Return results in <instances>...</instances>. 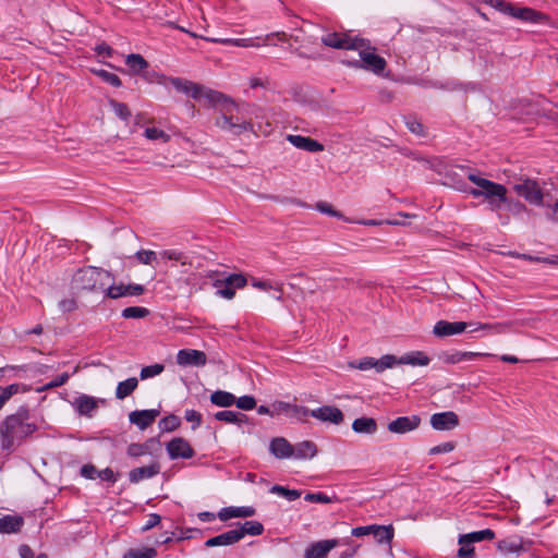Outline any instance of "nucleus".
I'll return each mask as SVG.
<instances>
[{
    "instance_id": "nucleus-1",
    "label": "nucleus",
    "mask_w": 558,
    "mask_h": 558,
    "mask_svg": "<svg viewBox=\"0 0 558 558\" xmlns=\"http://www.w3.org/2000/svg\"><path fill=\"white\" fill-rule=\"evenodd\" d=\"M172 86L181 93H184L194 99L206 98L214 105H221V114L216 119V125L234 135H240L244 132H256L252 121L240 119L233 114L234 111L240 112V108L231 99L222 93L205 88L198 84L192 83L187 80L174 77L170 80Z\"/></svg>"
},
{
    "instance_id": "nucleus-2",
    "label": "nucleus",
    "mask_w": 558,
    "mask_h": 558,
    "mask_svg": "<svg viewBox=\"0 0 558 558\" xmlns=\"http://www.w3.org/2000/svg\"><path fill=\"white\" fill-rule=\"evenodd\" d=\"M325 46L335 49H347L359 51V59L348 61V64L372 71L376 74L381 73L386 68L384 58L375 53L371 48L369 41L357 36H351L345 33H328L322 37Z\"/></svg>"
},
{
    "instance_id": "nucleus-3",
    "label": "nucleus",
    "mask_w": 558,
    "mask_h": 558,
    "mask_svg": "<svg viewBox=\"0 0 558 558\" xmlns=\"http://www.w3.org/2000/svg\"><path fill=\"white\" fill-rule=\"evenodd\" d=\"M38 429L29 410L20 407L0 421V449L10 454L24 445Z\"/></svg>"
},
{
    "instance_id": "nucleus-4",
    "label": "nucleus",
    "mask_w": 558,
    "mask_h": 558,
    "mask_svg": "<svg viewBox=\"0 0 558 558\" xmlns=\"http://www.w3.org/2000/svg\"><path fill=\"white\" fill-rule=\"evenodd\" d=\"M466 178L475 184L476 187H469L465 183H458L456 189L458 191L469 193L474 198L483 197L492 211H499L504 204L507 203V187L502 184L496 183L488 179L481 177V174L471 169L461 168Z\"/></svg>"
},
{
    "instance_id": "nucleus-5",
    "label": "nucleus",
    "mask_w": 558,
    "mask_h": 558,
    "mask_svg": "<svg viewBox=\"0 0 558 558\" xmlns=\"http://www.w3.org/2000/svg\"><path fill=\"white\" fill-rule=\"evenodd\" d=\"M109 279V271L89 266L75 272L72 284L76 290L102 291Z\"/></svg>"
},
{
    "instance_id": "nucleus-6",
    "label": "nucleus",
    "mask_w": 558,
    "mask_h": 558,
    "mask_svg": "<svg viewBox=\"0 0 558 558\" xmlns=\"http://www.w3.org/2000/svg\"><path fill=\"white\" fill-rule=\"evenodd\" d=\"M513 190L531 205H544V194L536 181L531 179L522 180L513 185Z\"/></svg>"
},
{
    "instance_id": "nucleus-7",
    "label": "nucleus",
    "mask_w": 558,
    "mask_h": 558,
    "mask_svg": "<svg viewBox=\"0 0 558 558\" xmlns=\"http://www.w3.org/2000/svg\"><path fill=\"white\" fill-rule=\"evenodd\" d=\"M311 416L320 422L330 423L333 425H340L344 421L342 411L332 405H323L317 409H313L311 411Z\"/></svg>"
},
{
    "instance_id": "nucleus-8",
    "label": "nucleus",
    "mask_w": 558,
    "mask_h": 558,
    "mask_svg": "<svg viewBox=\"0 0 558 558\" xmlns=\"http://www.w3.org/2000/svg\"><path fill=\"white\" fill-rule=\"evenodd\" d=\"M338 545L339 541L336 538L312 543L306 547L304 558H327L328 554Z\"/></svg>"
},
{
    "instance_id": "nucleus-9",
    "label": "nucleus",
    "mask_w": 558,
    "mask_h": 558,
    "mask_svg": "<svg viewBox=\"0 0 558 558\" xmlns=\"http://www.w3.org/2000/svg\"><path fill=\"white\" fill-rule=\"evenodd\" d=\"M421 424V417L417 415L399 416L388 423L387 428L393 434H405L415 430Z\"/></svg>"
},
{
    "instance_id": "nucleus-10",
    "label": "nucleus",
    "mask_w": 558,
    "mask_h": 558,
    "mask_svg": "<svg viewBox=\"0 0 558 558\" xmlns=\"http://www.w3.org/2000/svg\"><path fill=\"white\" fill-rule=\"evenodd\" d=\"M99 403H104V400L87 395H81L74 399L72 405L80 415L92 417L98 410Z\"/></svg>"
},
{
    "instance_id": "nucleus-11",
    "label": "nucleus",
    "mask_w": 558,
    "mask_h": 558,
    "mask_svg": "<svg viewBox=\"0 0 558 558\" xmlns=\"http://www.w3.org/2000/svg\"><path fill=\"white\" fill-rule=\"evenodd\" d=\"M207 356L203 351L193 349H182L177 354V363L181 366H204Z\"/></svg>"
},
{
    "instance_id": "nucleus-12",
    "label": "nucleus",
    "mask_w": 558,
    "mask_h": 558,
    "mask_svg": "<svg viewBox=\"0 0 558 558\" xmlns=\"http://www.w3.org/2000/svg\"><path fill=\"white\" fill-rule=\"evenodd\" d=\"M430 425L436 430H451L459 425V417L452 411L435 413L430 416Z\"/></svg>"
},
{
    "instance_id": "nucleus-13",
    "label": "nucleus",
    "mask_w": 558,
    "mask_h": 558,
    "mask_svg": "<svg viewBox=\"0 0 558 558\" xmlns=\"http://www.w3.org/2000/svg\"><path fill=\"white\" fill-rule=\"evenodd\" d=\"M169 457L174 459H190L194 456V450L191 445L181 437L172 439L167 445Z\"/></svg>"
},
{
    "instance_id": "nucleus-14",
    "label": "nucleus",
    "mask_w": 558,
    "mask_h": 558,
    "mask_svg": "<svg viewBox=\"0 0 558 558\" xmlns=\"http://www.w3.org/2000/svg\"><path fill=\"white\" fill-rule=\"evenodd\" d=\"M160 411L156 409L150 410H135L129 414V420L132 424L136 425L140 429L144 430L150 426L159 416Z\"/></svg>"
},
{
    "instance_id": "nucleus-15",
    "label": "nucleus",
    "mask_w": 558,
    "mask_h": 558,
    "mask_svg": "<svg viewBox=\"0 0 558 558\" xmlns=\"http://www.w3.org/2000/svg\"><path fill=\"white\" fill-rule=\"evenodd\" d=\"M468 329V323L439 320L434 326L433 332L437 337H449L462 333Z\"/></svg>"
},
{
    "instance_id": "nucleus-16",
    "label": "nucleus",
    "mask_w": 558,
    "mask_h": 558,
    "mask_svg": "<svg viewBox=\"0 0 558 558\" xmlns=\"http://www.w3.org/2000/svg\"><path fill=\"white\" fill-rule=\"evenodd\" d=\"M287 141L294 147L310 153L324 150V145L311 137L290 134L287 136Z\"/></svg>"
},
{
    "instance_id": "nucleus-17",
    "label": "nucleus",
    "mask_w": 558,
    "mask_h": 558,
    "mask_svg": "<svg viewBox=\"0 0 558 558\" xmlns=\"http://www.w3.org/2000/svg\"><path fill=\"white\" fill-rule=\"evenodd\" d=\"M269 451L278 459L293 457L294 447L283 437H276L269 444Z\"/></svg>"
},
{
    "instance_id": "nucleus-18",
    "label": "nucleus",
    "mask_w": 558,
    "mask_h": 558,
    "mask_svg": "<svg viewBox=\"0 0 558 558\" xmlns=\"http://www.w3.org/2000/svg\"><path fill=\"white\" fill-rule=\"evenodd\" d=\"M256 513V510L255 508L251 507V506H243V507H226V508H222L217 517L221 520V521H228L232 518H250V517H253L255 515Z\"/></svg>"
},
{
    "instance_id": "nucleus-19",
    "label": "nucleus",
    "mask_w": 558,
    "mask_h": 558,
    "mask_svg": "<svg viewBox=\"0 0 558 558\" xmlns=\"http://www.w3.org/2000/svg\"><path fill=\"white\" fill-rule=\"evenodd\" d=\"M513 17L534 24L547 21V16L545 14L526 7H515Z\"/></svg>"
},
{
    "instance_id": "nucleus-20",
    "label": "nucleus",
    "mask_w": 558,
    "mask_h": 558,
    "mask_svg": "<svg viewBox=\"0 0 558 558\" xmlns=\"http://www.w3.org/2000/svg\"><path fill=\"white\" fill-rule=\"evenodd\" d=\"M240 533L235 532V529L229 530L225 533H221L217 536L210 537L205 542L206 547H216V546H230L239 541Z\"/></svg>"
},
{
    "instance_id": "nucleus-21",
    "label": "nucleus",
    "mask_w": 558,
    "mask_h": 558,
    "mask_svg": "<svg viewBox=\"0 0 558 558\" xmlns=\"http://www.w3.org/2000/svg\"><path fill=\"white\" fill-rule=\"evenodd\" d=\"M159 471H160V466L158 463H153L150 465L136 468V469H133L132 471H130L129 480L132 483H138L143 480L154 477L155 475H157L159 473Z\"/></svg>"
},
{
    "instance_id": "nucleus-22",
    "label": "nucleus",
    "mask_w": 558,
    "mask_h": 558,
    "mask_svg": "<svg viewBox=\"0 0 558 558\" xmlns=\"http://www.w3.org/2000/svg\"><path fill=\"white\" fill-rule=\"evenodd\" d=\"M352 429L356 434L374 435L377 433L378 425L375 418L362 416L353 421Z\"/></svg>"
},
{
    "instance_id": "nucleus-23",
    "label": "nucleus",
    "mask_w": 558,
    "mask_h": 558,
    "mask_svg": "<svg viewBox=\"0 0 558 558\" xmlns=\"http://www.w3.org/2000/svg\"><path fill=\"white\" fill-rule=\"evenodd\" d=\"M24 524V520L19 515H4L0 518V533H16Z\"/></svg>"
},
{
    "instance_id": "nucleus-24",
    "label": "nucleus",
    "mask_w": 558,
    "mask_h": 558,
    "mask_svg": "<svg viewBox=\"0 0 558 558\" xmlns=\"http://www.w3.org/2000/svg\"><path fill=\"white\" fill-rule=\"evenodd\" d=\"M235 532L240 533L239 541H241L245 535L257 536L263 534L264 525L258 521H245L238 524Z\"/></svg>"
},
{
    "instance_id": "nucleus-25",
    "label": "nucleus",
    "mask_w": 558,
    "mask_h": 558,
    "mask_svg": "<svg viewBox=\"0 0 558 558\" xmlns=\"http://www.w3.org/2000/svg\"><path fill=\"white\" fill-rule=\"evenodd\" d=\"M293 447H294L293 457L295 459H312L317 453L316 445L310 440L301 441Z\"/></svg>"
},
{
    "instance_id": "nucleus-26",
    "label": "nucleus",
    "mask_w": 558,
    "mask_h": 558,
    "mask_svg": "<svg viewBox=\"0 0 558 558\" xmlns=\"http://www.w3.org/2000/svg\"><path fill=\"white\" fill-rule=\"evenodd\" d=\"M138 380L136 377H130L123 381H120L116 388V398L123 400L137 388Z\"/></svg>"
},
{
    "instance_id": "nucleus-27",
    "label": "nucleus",
    "mask_w": 558,
    "mask_h": 558,
    "mask_svg": "<svg viewBox=\"0 0 558 558\" xmlns=\"http://www.w3.org/2000/svg\"><path fill=\"white\" fill-rule=\"evenodd\" d=\"M372 535L379 544H390L393 538L395 530L392 525H376L374 524V530L372 531Z\"/></svg>"
},
{
    "instance_id": "nucleus-28",
    "label": "nucleus",
    "mask_w": 558,
    "mask_h": 558,
    "mask_svg": "<svg viewBox=\"0 0 558 558\" xmlns=\"http://www.w3.org/2000/svg\"><path fill=\"white\" fill-rule=\"evenodd\" d=\"M429 357L423 352H411L399 357L400 364H409L412 366H426L429 364Z\"/></svg>"
},
{
    "instance_id": "nucleus-29",
    "label": "nucleus",
    "mask_w": 558,
    "mask_h": 558,
    "mask_svg": "<svg viewBox=\"0 0 558 558\" xmlns=\"http://www.w3.org/2000/svg\"><path fill=\"white\" fill-rule=\"evenodd\" d=\"M210 401L217 407L229 408L234 404L235 396L228 391L217 390L210 395Z\"/></svg>"
},
{
    "instance_id": "nucleus-30",
    "label": "nucleus",
    "mask_w": 558,
    "mask_h": 558,
    "mask_svg": "<svg viewBox=\"0 0 558 558\" xmlns=\"http://www.w3.org/2000/svg\"><path fill=\"white\" fill-rule=\"evenodd\" d=\"M488 353L462 352L457 351L446 356L445 362L449 364H458L461 362L473 361L477 356H489Z\"/></svg>"
},
{
    "instance_id": "nucleus-31",
    "label": "nucleus",
    "mask_w": 558,
    "mask_h": 558,
    "mask_svg": "<svg viewBox=\"0 0 558 558\" xmlns=\"http://www.w3.org/2000/svg\"><path fill=\"white\" fill-rule=\"evenodd\" d=\"M215 418L231 424H241L247 420L245 414L230 410L219 411L215 414Z\"/></svg>"
},
{
    "instance_id": "nucleus-32",
    "label": "nucleus",
    "mask_w": 558,
    "mask_h": 558,
    "mask_svg": "<svg viewBox=\"0 0 558 558\" xmlns=\"http://www.w3.org/2000/svg\"><path fill=\"white\" fill-rule=\"evenodd\" d=\"M125 63L135 74H138L148 68V62L141 54L136 53L126 56Z\"/></svg>"
},
{
    "instance_id": "nucleus-33",
    "label": "nucleus",
    "mask_w": 558,
    "mask_h": 558,
    "mask_svg": "<svg viewBox=\"0 0 558 558\" xmlns=\"http://www.w3.org/2000/svg\"><path fill=\"white\" fill-rule=\"evenodd\" d=\"M494 538L495 532L490 529L462 534V539L470 541L472 544L483 541H492Z\"/></svg>"
},
{
    "instance_id": "nucleus-34",
    "label": "nucleus",
    "mask_w": 558,
    "mask_h": 558,
    "mask_svg": "<svg viewBox=\"0 0 558 558\" xmlns=\"http://www.w3.org/2000/svg\"><path fill=\"white\" fill-rule=\"evenodd\" d=\"M508 327V324L498 323V324H482V323H468V328H471L470 331L477 330H489L496 333H500L504 329Z\"/></svg>"
},
{
    "instance_id": "nucleus-35",
    "label": "nucleus",
    "mask_w": 558,
    "mask_h": 558,
    "mask_svg": "<svg viewBox=\"0 0 558 558\" xmlns=\"http://www.w3.org/2000/svg\"><path fill=\"white\" fill-rule=\"evenodd\" d=\"M460 548L458 549V558H475V550L473 544L470 541L462 539V534L458 538Z\"/></svg>"
},
{
    "instance_id": "nucleus-36",
    "label": "nucleus",
    "mask_w": 558,
    "mask_h": 558,
    "mask_svg": "<svg viewBox=\"0 0 558 558\" xmlns=\"http://www.w3.org/2000/svg\"><path fill=\"white\" fill-rule=\"evenodd\" d=\"M270 493L277 494L283 498H286L289 501L296 500L301 497V492L296 489H289L287 487L280 486V485H274L270 488Z\"/></svg>"
},
{
    "instance_id": "nucleus-37",
    "label": "nucleus",
    "mask_w": 558,
    "mask_h": 558,
    "mask_svg": "<svg viewBox=\"0 0 558 558\" xmlns=\"http://www.w3.org/2000/svg\"><path fill=\"white\" fill-rule=\"evenodd\" d=\"M498 549L505 554L523 550L522 542L518 539H504L498 543Z\"/></svg>"
},
{
    "instance_id": "nucleus-38",
    "label": "nucleus",
    "mask_w": 558,
    "mask_h": 558,
    "mask_svg": "<svg viewBox=\"0 0 558 558\" xmlns=\"http://www.w3.org/2000/svg\"><path fill=\"white\" fill-rule=\"evenodd\" d=\"M109 106L113 110L116 116L118 118H120L121 120L128 121L131 118V110L129 109V107L125 104L119 102L114 99H110Z\"/></svg>"
},
{
    "instance_id": "nucleus-39",
    "label": "nucleus",
    "mask_w": 558,
    "mask_h": 558,
    "mask_svg": "<svg viewBox=\"0 0 558 558\" xmlns=\"http://www.w3.org/2000/svg\"><path fill=\"white\" fill-rule=\"evenodd\" d=\"M144 135L150 141H160L161 143H168L170 141V135L156 126L146 128Z\"/></svg>"
},
{
    "instance_id": "nucleus-40",
    "label": "nucleus",
    "mask_w": 558,
    "mask_h": 558,
    "mask_svg": "<svg viewBox=\"0 0 558 558\" xmlns=\"http://www.w3.org/2000/svg\"><path fill=\"white\" fill-rule=\"evenodd\" d=\"M163 369H165V365L163 364H159V363H156V364H153V365H148V366H144L141 369L140 378L142 380H146V379L156 377V376L160 375L163 372Z\"/></svg>"
},
{
    "instance_id": "nucleus-41",
    "label": "nucleus",
    "mask_w": 558,
    "mask_h": 558,
    "mask_svg": "<svg viewBox=\"0 0 558 558\" xmlns=\"http://www.w3.org/2000/svg\"><path fill=\"white\" fill-rule=\"evenodd\" d=\"M149 314V311L146 307L141 306H130L125 307L122 311V317L124 318H143Z\"/></svg>"
},
{
    "instance_id": "nucleus-42",
    "label": "nucleus",
    "mask_w": 558,
    "mask_h": 558,
    "mask_svg": "<svg viewBox=\"0 0 558 558\" xmlns=\"http://www.w3.org/2000/svg\"><path fill=\"white\" fill-rule=\"evenodd\" d=\"M489 4L499 12L513 17L515 5L505 0H490Z\"/></svg>"
},
{
    "instance_id": "nucleus-43",
    "label": "nucleus",
    "mask_w": 558,
    "mask_h": 558,
    "mask_svg": "<svg viewBox=\"0 0 558 558\" xmlns=\"http://www.w3.org/2000/svg\"><path fill=\"white\" fill-rule=\"evenodd\" d=\"M180 426V418L177 415H168L160 420L159 427L165 432H172Z\"/></svg>"
},
{
    "instance_id": "nucleus-44",
    "label": "nucleus",
    "mask_w": 558,
    "mask_h": 558,
    "mask_svg": "<svg viewBox=\"0 0 558 558\" xmlns=\"http://www.w3.org/2000/svg\"><path fill=\"white\" fill-rule=\"evenodd\" d=\"M156 554L157 551L154 548L130 549L124 554L123 558H153Z\"/></svg>"
},
{
    "instance_id": "nucleus-45",
    "label": "nucleus",
    "mask_w": 558,
    "mask_h": 558,
    "mask_svg": "<svg viewBox=\"0 0 558 558\" xmlns=\"http://www.w3.org/2000/svg\"><path fill=\"white\" fill-rule=\"evenodd\" d=\"M135 257L143 265H153L158 259L156 252L149 250L136 252Z\"/></svg>"
},
{
    "instance_id": "nucleus-46",
    "label": "nucleus",
    "mask_w": 558,
    "mask_h": 558,
    "mask_svg": "<svg viewBox=\"0 0 558 558\" xmlns=\"http://www.w3.org/2000/svg\"><path fill=\"white\" fill-rule=\"evenodd\" d=\"M399 359L395 355L387 354L377 360V373L384 372L386 368H390L397 364H400Z\"/></svg>"
},
{
    "instance_id": "nucleus-47",
    "label": "nucleus",
    "mask_w": 558,
    "mask_h": 558,
    "mask_svg": "<svg viewBox=\"0 0 558 558\" xmlns=\"http://www.w3.org/2000/svg\"><path fill=\"white\" fill-rule=\"evenodd\" d=\"M19 391V385L13 384L7 387L0 386V410L3 408V405L11 399L13 395H15Z\"/></svg>"
},
{
    "instance_id": "nucleus-48",
    "label": "nucleus",
    "mask_w": 558,
    "mask_h": 558,
    "mask_svg": "<svg viewBox=\"0 0 558 558\" xmlns=\"http://www.w3.org/2000/svg\"><path fill=\"white\" fill-rule=\"evenodd\" d=\"M95 73L106 83L114 86L120 87L122 85V82L118 75L114 73L108 72L106 70H97Z\"/></svg>"
},
{
    "instance_id": "nucleus-49",
    "label": "nucleus",
    "mask_w": 558,
    "mask_h": 558,
    "mask_svg": "<svg viewBox=\"0 0 558 558\" xmlns=\"http://www.w3.org/2000/svg\"><path fill=\"white\" fill-rule=\"evenodd\" d=\"M304 499L308 502L330 504L336 499V497H330V496L326 495L325 493L318 492V493H307L305 495Z\"/></svg>"
},
{
    "instance_id": "nucleus-50",
    "label": "nucleus",
    "mask_w": 558,
    "mask_h": 558,
    "mask_svg": "<svg viewBox=\"0 0 558 558\" xmlns=\"http://www.w3.org/2000/svg\"><path fill=\"white\" fill-rule=\"evenodd\" d=\"M234 404L241 410H253L256 407V400L252 396H243L235 398Z\"/></svg>"
},
{
    "instance_id": "nucleus-51",
    "label": "nucleus",
    "mask_w": 558,
    "mask_h": 558,
    "mask_svg": "<svg viewBox=\"0 0 558 558\" xmlns=\"http://www.w3.org/2000/svg\"><path fill=\"white\" fill-rule=\"evenodd\" d=\"M104 291L106 292L107 296H109L111 299H118V298L128 295L125 284L110 286V287L105 286Z\"/></svg>"
},
{
    "instance_id": "nucleus-52",
    "label": "nucleus",
    "mask_w": 558,
    "mask_h": 558,
    "mask_svg": "<svg viewBox=\"0 0 558 558\" xmlns=\"http://www.w3.org/2000/svg\"><path fill=\"white\" fill-rule=\"evenodd\" d=\"M311 411L312 410H310L305 407L298 405V404H291L290 413H288V415L290 417H295L300 421H303L306 416L311 415Z\"/></svg>"
},
{
    "instance_id": "nucleus-53",
    "label": "nucleus",
    "mask_w": 558,
    "mask_h": 558,
    "mask_svg": "<svg viewBox=\"0 0 558 558\" xmlns=\"http://www.w3.org/2000/svg\"><path fill=\"white\" fill-rule=\"evenodd\" d=\"M252 286L257 289L265 290V291L269 290V289H275L279 293H281V291H282V283H279V282L272 283L271 281H266V280H253Z\"/></svg>"
},
{
    "instance_id": "nucleus-54",
    "label": "nucleus",
    "mask_w": 558,
    "mask_h": 558,
    "mask_svg": "<svg viewBox=\"0 0 558 558\" xmlns=\"http://www.w3.org/2000/svg\"><path fill=\"white\" fill-rule=\"evenodd\" d=\"M226 284L234 288H243L246 284V279L242 275L233 274L226 278Z\"/></svg>"
},
{
    "instance_id": "nucleus-55",
    "label": "nucleus",
    "mask_w": 558,
    "mask_h": 558,
    "mask_svg": "<svg viewBox=\"0 0 558 558\" xmlns=\"http://www.w3.org/2000/svg\"><path fill=\"white\" fill-rule=\"evenodd\" d=\"M315 208L318 211H320L322 214H326V215H329L331 217H337V218L341 217V214L339 211H337L336 209H333V207L329 203L318 202L315 205Z\"/></svg>"
},
{
    "instance_id": "nucleus-56",
    "label": "nucleus",
    "mask_w": 558,
    "mask_h": 558,
    "mask_svg": "<svg viewBox=\"0 0 558 558\" xmlns=\"http://www.w3.org/2000/svg\"><path fill=\"white\" fill-rule=\"evenodd\" d=\"M454 444L451 441H447L435 447H432L428 451L429 454L435 456L439 453H448L454 449Z\"/></svg>"
},
{
    "instance_id": "nucleus-57",
    "label": "nucleus",
    "mask_w": 558,
    "mask_h": 558,
    "mask_svg": "<svg viewBox=\"0 0 558 558\" xmlns=\"http://www.w3.org/2000/svg\"><path fill=\"white\" fill-rule=\"evenodd\" d=\"M159 256L163 259L168 260H179L183 265L185 264L184 255L182 252L175 251V250H167L159 254Z\"/></svg>"
},
{
    "instance_id": "nucleus-58",
    "label": "nucleus",
    "mask_w": 558,
    "mask_h": 558,
    "mask_svg": "<svg viewBox=\"0 0 558 558\" xmlns=\"http://www.w3.org/2000/svg\"><path fill=\"white\" fill-rule=\"evenodd\" d=\"M268 38H269V36H266L263 44L259 43V38H239L238 47H242V48L260 47L263 45H266V40Z\"/></svg>"
},
{
    "instance_id": "nucleus-59",
    "label": "nucleus",
    "mask_w": 558,
    "mask_h": 558,
    "mask_svg": "<svg viewBox=\"0 0 558 558\" xmlns=\"http://www.w3.org/2000/svg\"><path fill=\"white\" fill-rule=\"evenodd\" d=\"M407 128L410 132L416 135H424V126L416 119L409 118L405 121Z\"/></svg>"
},
{
    "instance_id": "nucleus-60",
    "label": "nucleus",
    "mask_w": 558,
    "mask_h": 558,
    "mask_svg": "<svg viewBox=\"0 0 558 558\" xmlns=\"http://www.w3.org/2000/svg\"><path fill=\"white\" fill-rule=\"evenodd\" d=\"M126 452L133 458L141 457L147 452V447L143 444H131Z\"/></svg>"
},
{
    "instance_id": "nucleus-61",
    "label": "nucleus",
    "mask_w": 558,
    "mask_h": 558,
    "mask_svg": "<svg viewBox=\"0 0 558 558\" xmlns=\"http://www.w3.org/2000/svg\"><path fill=\"white\" fill-rule=\"evenodd\" d=\"M352 367L360 368L362 371H366L369 368H375L377 371V360L374 357H365L359 362V364H351Z\"/></svg>"
},
{
    "instance_id": "nucleus-62",
    "label": "nucleus",
    "mask_w": 558,
    "mask_h": 558,
    "mask_svg": "<svg viewBox=\"0 0 558 558\" xmlns=\"http://www.w3.org/2000/svg\"><path fill=\"white\" fill-rule=\"evenodd\" d=\"M184 417L187 422L194 423L193 429L198 427L202 423V414L195 410H186L184 413Z\"/></svg>"
},
{
    "instance_id": "nucleus-63",
    "label": "nucleus",
    "mask_w": 558,
    "mask_h": 558,
    "mask_svg": "<svg viewBox=\"0 0 558 558\" xmlns=\"http://www.w3.org/2000/svg\"><path fill=\"white\" fill-rule=\"evenodd\" d=\"M21 558H48L45 554L36 555L28 545H22L19 549Z\"/></svg>"
},
{
    "instance_id": "nucleus-64",
    "label": "nucleus",
    "mask_w": 558,
    "mask_h": 558,
    "mask_svg": "<svg viewBox=\"0 0 558 558\" xmlns=\"http://www.w3.org/2000/svg\"><path fill=\"white\" fill-rule=\"evenodd\" d=\"M98 470L93 464H85L81 468V475L85 478L94 480L97 476Z\"/></svg>"
}]
</instances>
